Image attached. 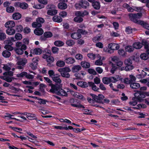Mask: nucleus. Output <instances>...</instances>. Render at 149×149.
<instances>
[{"label": "nucleus", "instance_id": "5fc2aeb1", "mask_svg": "<svg viewBox=\"0 0 149 149\" xmlns=\"http://www.w3.org/2000/svg\"><path fill=\"white\" fill-rule=\"evenodd\" d=\"M56 8V6L52 4H49L46 7V9L48 10L55 9Z\"/></svg>", "mask_w": 149, "mask_h": 149}, {"label": "nucleus", "instance_id": "a878e982", "mask_svg": "<svg viewBox=\"0 0 149 149\" xmlns=\"http://www.w3.org/2000/svg\"><path fill=\"white\" fill-rule=\"evenodd\" d=\"M81 69V66L79 65L74 66L72 68V71L73 72H76L80 70Z\"/></svg>", "mask_w": 149, "mask_h": 149}, {"label": "nucleus", "instance_id": "9d476101", "mask_svg": "<svg viewBox=\"0 0 149 149\" xmlns=\"http://www.w3.org/2000/svg\"><path fill=\"white\" fill-rule=\"evenodd\" d=\"M13 75H2L0 76L1 79L6 81L8 82H10L14 79V78L12 77Z\"/></svg>", "mask_w": 149, "mask_h": 149}, {"label": "nucleus", "instance_id": "37998d69", "mask_svg": "<svg viewBox=\"0 0 149 149\" xmlns=\"http://www.w3.org/2000/svg\"><path fill=\"white\" fill-rule=\"evenodd\" d=\"M134 48L133 46H127L125 47V49L126 51L129 52H133L134 50Z\"/></svg>", "mask_w": 149, "mask_h": 149}, {"label": "nucleus", "instance_id": "2eb2a0df", "mask_svg": "<svg viewBox=\"0 0 149 149\" xmlns=\"http://www.w3.org/2000/svg\"><path fill=\"white\" fill-rule=\"evenodd\" d=\"M88 57L91 60H95L96 58L100 57V54H95L93 53H88L87 54Z\"/></svg>", "mask_w": 149, "mask_h": 149}, {"label": "nucleus", "instance_id": "412c9836", "mask_svg": "<svg viewBox=\"0 0 149 149\" xmlns=\"http://www.w3.org/2000/svg\"><path fill=\"white\" fill-rule=\"evenodd\" d=\"M65 61L66 63L68 64H72L75 62L74 59L72 57H67L65 58Z\"/></svg>", "mask_w": 149, "mask_h": 149}, {"label": "nucleus", "instance_id": "a211bd4d", "mask_svg": "<svg viewBox=\"0 0 149 149\" xmlns=\"http://www.w3.org/2000/svg\"><path fill=\"white\" fill-rule=\"evenodd\" d=\"M6 30V33L9 35L12 36L14 35L15 33V30L13 28H8Z\"/></svg>", "mask_w": 149, "mask_h": 149}, {"label": "nucleus", "instance_id": "ddd939ff", "mask_svg": "<svg viewBox=\"0 0 149 149\" xmlns=\"http://www.w3.org/2000/svg\"><path fill=\"white\" fill-rule=\"evenodd\" d=\"M71 71L70 69L68 67H65L58 70V72H60L61 74H63L70 72Z\"/></svg>", "mask_w": 149, "mask_h": 149}, {"label": "nucleus", "instance_id": "c9c22d12", "mask_svg": "<svg viewBox=\"0 0 149 149\" xmlns=\"http://www.w3.org/2000/svg\"><path fill=\"white\" fill-rule=\"evenodd\" d=\"M146 107V105L143 104H139L137 105L136 106L133 107V109H140L144 108Z\"/></svg>", "mask_w": 149, "mask_h": 149}, {"label": "nucleus", "instance_id": "473e14b6", "mask_svg": "<svg viewBox=\"0 0 149 149\" xmlns=\"http://www.w3.org/2000/svg\"><path fill=\"white\" fill-rule=\"evenodd\" d=\"M140 86V84L137 83H132L130 84V87L132 89H137L139 88Z\"/></svg>", "mask_w": 149, "mask_h": 149}, {"label": "nucleus", "instance_id": "4468645a", "mask_svg": "<svg viewBox=\"0 0 149 149\" xmlns=\"http://www.w3.org/2000/svg\"><path fill=\"white\" fill-rule=\"evenodd\" d=\"M42 50L38 48L32 49L30 50V53L36 55H40L42 53Z\"/></svg>", "mask_w": 149, "mask_h": 149}, {"label": "nucleus", "instance_id": "e433bc0d", "mask_svg": "<svg viewBox=\"0 0 149 149\" xmlns=\"http://www.w3.org/2000/svg\"><path fill=\"white\" fill-rule=\"evenodd\" d=\"M54 45L56 46L60 47L63 46L64 45V43L61 40H57L54 42Z\"/></svg>", "mask_w": 149, "mask_h": 149}, {"label": "nucleus", "instance_id": "cd10ccee", "mask_svg": "<svg viewBox=\"0 0 149 149\" xmlns=\"http://www.w3.org/2000/svg\"><path fill=\"white\" fill-rule=\"evenodd\" d=\"M34 33L37 35L40 36L43 33V31L41 28H37L34 31Z\"/></svg>", "mask_w": 149, "mask_h": 149}, {"label": "nucleus", "instance_id": "dca6fc26", "mask_svg": "<svg viewBox=\"0 0 149 149\" xmlns=\"http://www.w3.org/2000/svg\"><path fill=\"white\" fill-rule=\"evenodd\" d=\"M15 25V22L13 21H10L6 23L5 26L6 28H13Z\"/></svg>", "mask_w": 149, "mask_h": 149}, {"label": "nucleus", "instance_id": "f257e3e1", "mask_svg": "<svg viewBox=\"0 0 149 149\" xmlns=\"http://www.w3.org/2000/svg\"><path fill=\"white\" fill-rule=\"evenodd\" d=\"M51 88L50 91L51 92L53 93H56L57 95L66 96L67 95V92L63 89L61 88L60 86L57 85H54L51 84Z\"/></svg>", "mask_w": 149, "mask_h": 149}, {"label": "nucleus", "instance_id": "7ed1b4c3", "mask_svg": "<svg viewBox=\"0 0 149 149\" xmlns=\"http://www.w3.org/2000/svg\"><path fill=\"white\" fill-rule=\"evenodd\" d=\"M129 16L130 19L134 22L139 24H143V21L138 20L137 19L141 18L142 16V14L141 13H138L137 14H130Z\"/></svg>", "mask_w": 149, "mask_h": 149}, {"label": "nucleus", "instance_id": "58836bf2", "mask_svg": "<svg viewBox=\"0 0 149 149\" xmlns=\"http://www.w3.org/2000/svg\"><path fill=\"white\" fill-rule=\"evenodd\" d=\"M88 84L89 86H91L92 88V89L95 91H97L99 89L98 88H97L96 86L94 84V83L92 82H88Z\"/></svg>", "mask_w": 149, "mask_h": 149}, {"label": "nucleus", "instance_id": "69168bd1", "mask_svg": "<svg viewBox=\"0 0 149 149\" xmlns=\"http://www.w3.org/2000/svg\"><path fill=\"white\" fill-rule=\"evenodd\" d=\"M111 60L112 61L116 63L119 60L118 57L116 56H114L111 57Z\"/></svg>", "mask_w": 149, "mask_h": 149}, {"label": "nucleus", "instance_id": "79ce46f5", "mask_svg": "<svg viewBox=\"0 0 149 149\" xmlns=\"http://www.w3.org/2000/svg\"><path fill=\"white\" fill-rule=\"evenodd\" d=\"M15 38L16 40H20L22 39V36L20 33H16L15 36Z\"/></svg>", "mask_w": 149, "mask_h": 149}, {"label": "nucleus", "instance_id": "13d9d810", "mask_svg": "<svg viewBox=\"0 0 149 149\" xmlns=\"http://www.w3.org/2000/svg\"><path fill=\"white\" fill-rule=\"evenodd\" d=\"M44 35L45 37L47 38H50L52 36V33L48 31L44 33Z\"/></svg>", "mask_w": 149, "mask_h": 149}, {"label": "nucleus", "instance_id": "a19ab883", "mask_svg": "<svg viewBox=\"0 0 149 149\" xmlns=\"http://www.w3.org/2000/svg\"><path fill=\"white\" fill-rule=\"evenodd\" d=\"M6 115L3 118H5L6 117H8L10 118V119H14L15 120H16L17 121H20V120L18 119H17L16 118H12V116H14L13 115H11L9 113H7L6 114Z\"/></svg>", "mask_w": 149, "mask_h": 149}, {"label": "nucleus", "instance_id": "c03bdc74", "mask_svg": "<svg viewBox=\"0 0 149 149\" xmlns=\"http://www.w3.org/2000/svg\"><path fill=\"white\" fill-rule=\"evenodd\" d=\"M52 127H54V129L57 130H67L68 129V128H67V126L63 127L62 126H60L53 125Z\"/></svg>", "mask_w": 149, "mask_h": 149}, {"label": "nucleus", "instance_id": "4d7b16f0", "mask_svg": "<svg viewBox=\"0 0 149 149\" xmlns=\"http://www.w3.org/2000/svg\"><path fill=\"white\" fill-rule=\"evenodd\" d=\"M141 58L144 60H146L148 59L149 57L148 55L145 53H142L141 54L140 56Z\"/></svg>", "mask_w": 149, "mask_h": 149}, {"label": "nucleus", "instance_id": "09e8293b", "mask_svg": "<svg viewBox=\"0 0 149 149\" xmlns=\"http://www.w3.org/2000/svg\"><path fill=\"white\" fill-rule=\"evenodd\" d=\"M6 38L5 33L1 31H0V40H3Z\"/></svg>", "mask_w": 149, "mask_h": 149}, {"label": "nucleus", "instance_id": "c85d7f7f", "mask_svg": "<svg viewBox=\"0 0 149 149\" xmlns=\"http://www.w3.org/2000/svg\"><path fill=\"white\" fill-rule=\"evenodd\" d=\"M143 45L142 42V43L139 42H136L134 43L133 46L134 48L138 49L141 48L142 47Z\"/></svg>", "mask_w": 149, "mask_h": 149}, {"label": "nucleus", "instance_id": "72a5a7b5", "mask_svg": "<svg viewBox=\"0 0 149 149\" xmlns=\"http://www.w3.org/2000/svg\"><path fill=\"white\" fill-rule=\"evenodd\" d=\"M56 65L59 67H62L65 65V62L62 60H58L56 63Z\"/></svg>", "mask_w": 149, "mask_h": 149}, {"label": "nucleus", "instance_id": "20e7f679", "mask_svg": "<svg viewBox=\"0 0 149 149\" xmlns=\"http://www.w3.org/2000/svg\"><path fill=\"white\" fill-rule=\"evenodd\" d=\"M119 80L122 81V79L118 75H115V76L111 77H104L102 79L103 83L106 84H108L111 82L115 83Z\"/></svg>", "mask_w": 149, "mask_h": 149}, {"label": "nucleus", "instance_id": "bf43d9fd", "mask_svg": "<svg viewBox=\"0 0 149 149\" xmlns=\"http://www.w3.org/2000/svg\"><path fill=\"white\" fill-rule=\"evenodd\" d=\"M6 10L7 12L9 13L13 12L14 10V8L12 6H8L7 7Z\"/></svg>", "mask_w": 149, "mask_h": 149}, {"label": "nucleus", "instance_id": "aec40b11", "mask_svg": "<svg viewBox=\"0 0 149 149\" xmlns=\"http://www.w3.org/2000/svg\"><path fill=\"white\" fill-rule=\"evenodd\" d=\"M27 60L25 58H22L19 59L17 62L18 65L23 66L27 62Z\"/></svg>", "mask_w": 149, "mask_h": 149}, {"label": "nucleus", "instance_id": "864d4df0", "mask_svg": "<svg viewBox=\"0 0 149 149\" xmlns=\"http://www.w3.org/2000/svg\"><path fill=\"white\" fill-rule=\"evenodd\" d=\"M133 29L130 26L126 27L125 29V31L128 34H130L132 33Z\"/></svg>", "mask_w": 149, "mask_h": 149}, {"label": "nucleus", "instance_id": "9b49d317", "mask_svg": "<svg viewBox=\"0 0 149 149\" xmlns=\"http://www.w3.org/2000/svg\"><path fill=\"white\" fill-rule=\"evenodd\" d=\"M99 59L96 60L95 62V65L97 66H101L103 64L102 61L105 60L106 57L104 56H101L100 55V57H97Z\"/></svg>", "mask_w": 149, "mask_h": 149}, {"label": "nucleus", "instance_id": "3c124183", "mask_svg": "<svg viewBox=\"0 0 149 149\" xmlns=\"http://www.w3.org/2000/svg\"><path fill=\"white\" fill-rule=\"evenodd\" d=\"M16 30L17 32H21L23 30V27L21 25H17L16 26Z\"/></svg>", "mask_w": 149, "mask_h": 149}, {"label": "nucleus", "instance_id": "8fccbe9b", "mask_svg": "<svg viewBox=\"0 0 149 149\" xmlns=\"http://www.w3.org/2000/svg\"><path fill=\"white\" fill-rule=\"evenodd\" d=\"M54 61V58L52 56H48L47 60L48 64H50Z\"/></svg>", "mask_w": 149, "mask_h": 149}, {"label": "nucleus", "instance_id": "393cba45", "mask_svg": "<svg viewBox=\"0 0 149 149\" xmlns=\"http://www.w3.org/2000/svg\"><path fill=\"white\" fill-rule=\"evenodd\" d=\"M52 78L53 80L56 82L60 84L61 82V80L59 77H56V75H49Z\"/></svg>", "mask_w": 149, "mask_h": 149}, {"label": "nucleus", "instance_id": "4be33fe9", "mask_svg": "<svg viewBox=\"0 0 149 149\" xmlns=\"http://www.w3.org/2000/svg\"><path fill=\"white\" fill-rule=\"evenodd\" d=\"M92 6L93 8L96 10L99 9L100 7V3L98 1H94L92 3Z\"/></svg>", "mask_w": 149, "mask_h": 149}, {"label": "nucleus", "instance_id": "4c0bfd02", "mask_svg": "<svg viewBox=\"0 0 149 149\" xmlns=\"http://www.w3.org/2000/svg\"><path fill=\"white\" fill-rule=\"evenodd\" d=\"M53 20L57 22H60L62 21V18L59 16H55L53 17Z\"/></svg>", "mask_w": 149, "mask_h": 149}, {"label": "nucleus", "instance_id": "0e129e2a", "mask_svg": "<svg viewBox=\"0 0 149 149\" xmlns=\"http://www.w3.org/2000/svg\"><path fill=\"white\" fill-rule=\"evenodd\" d=\"M118 54L120 55L123 56L125 55L126 53L123 49H120L118 51Z\"/></svg>", "mask_w": 149, "mask_h": 149}, {"label": "nucleus", "instance_id": "774afa93", "mask_svg": "<svg viewBox=\"0 0 149 149\" xmlns=\"http://www.w3.org/2000/svg\"><path fill=\"white\" fill-rule=\"evenodd\" d=\"M88 72L90 74H96V71L95 70L92 68H90L88 70Z\"/></svg>", "mask_w": 149, "mask_h": 149}, {"label": "nucleus", "instance_id": "5701e85b", "mask_svg": "<svg viewBox=\"0 0 149 149\" xmlns=\"http://www.w3.org/2000/svg\"><path fill=\"white\" fill-rule=\"evenodd\" d=\"M142 43L144 46V48L146 49V52L147 54L149 55V43L146 40H143Z\"/></svg>", "mask_w": 149, "mask_h": 149}, {"label": "nucleus", "instance_id": "6e6552de", "mask_svg": "<svg viewBox=\"0 0 149 149\" xmlns=\"http://www.w3.org/2000/svg\"><path fill=\"white\" fill-rule=\"evenodd\" d=\"M134 95L136 99L140 102H141L143 99L145 97V92H143L138 91L135 93Z\"/></svg>", "mask_w": 149, "mask_h": 149}, {"label": "nucleus", "instance_id": "a18cd8bd", "mask_svg": "<svg viewBox=\"0 0 149 149\" xmlns=\"http://www.w3.org/2000/svg\"><path fill=\"white\" fill-rule=\"evenodd\" d=\"M32 25L33 28L40 27L42 26L41 24L36 21L33 22L32 23Z\"/></svg>", "mask_w": 149, "mask_h": 149}, {"label": "nucleus", "instance_id": "338daca9", "mask_svg": "<svg viewBox=\"0 0 149 149\" xmlns=\"http://www.w3.org/2000/svg\"><path fill=\"white\" fill-rule=\"evenodd\" d=\"M36 21L40 23L41 24H42L45 22L44 19L42 17H39L36 19Z\"/></svg>", "mask_w": 149, "mask_h": 149}, {"label": "nucleus", "instance_id": "603ef678", "mask_svg": "<svg viewBox=\"0 0 149 149\" xmlns=\"http://www.w3.org/2000/svg\"><path fill=\"white\" fill-rule=\"evenodd\" d=\"M102 38V37L101 35H98L93 38V40L94 42H96L97 41L100 40Z\"/></svg>", "mask_w": 149, "mask_h": 149}, {"label": "nucleus", "instance_id": "052dcab7", "mask_svg": "<svg viewBox=\"0 0 149 149\" xmlns=\"http://www.w3.org/2000/svg\"><path fill=\"white\" fill-rule=\"evenodd\" d=\"M52 51L54 54H57L58 53L59 48L56 47H52Z\"/></svg>", "mask_w": 149, "mask_h": 149}, {"label": "nucleus", "instance_id": "39448f33", "mask_svg": "<svg viewBox=\"0 0 149 149\" xmlns=\"http://www.w3.org/2000/svg\"><path fill=\"white\" fill-rule=\"evenodd\" d=\"M89 5V3L86 0H81L79 1L78 3L75 4V7L76 9L79 10L81 8H86Z\"/></svg>", "mask_w": 149, "mask_h": 149}, {"label": "nucleus", "instance_id": "f8f14e48", "mask_svg": "<svg viewBox=\"0 0 149 149\" xmlns=\"http://www.w3.org/2000/svg\"><path fill=\"white\" fill-rule=\"evenodd\" d=\"M15 6L17 7H19L23 9H26L29 6L25 2L20 3L17 2L15 4Z\"/></svg>", "mask_w": 149, "mask_h": 149}, {"label": "nucleus", "instance_id": "1a4fd4ad", "mask_svg": "<svg viewBox=\"0 0 149 149\" xmlns=\"http://www.w3.org/2000/svg\"><path fill=\"white\" fill-rule=\"evenodd\" d=\"M26 49V45L22 44L20 48H15L14 50L16 53L18 55H22L24 53V50Z\"/></svg>", "mask_w": 149, "mask_h": 149}, {"label": "nucleus", "instance_id": "6e6d98bb", "mask_svg": "<svg viewBox=\"0 0 149 149\" xmlns=\"http://www.w3.org/2000/svg\"><path fill=\"white\" fill-rule=\"evenodd\" d=\"M136 98H133L132 101L129 102V104L130 106H135L137 104V102L135 100Z\"/></svg>", "mask_w": 149, "mask_h": 149}, {"label": "nucleus", "instance_id": "de8ad7c7", "mask_svg": "<svg viewBox=\"0 0 149 149\" xmlns=\"http://www.w3.org/2000/svg\"><path fill=\"white\" fill-rule=\"evenodd\" d=\"M74 41L71 40H67L66 42V44L68 46H71L74 44Z\"/></svg>", "mask_w": 149, "mask_h": 149}, {"label": "nucleus", "instance_id": "b1692460", "mask_svg": "<svg viewBox=\"0 0 149 149\" xmlns=\"http://www.w3.org/2000/svg\"><path fill=\"white\" fill-rule=\"evenodd\" d=\"M57 12L58 11L57 10L53 9L48 10L47 13L48 15L53 16L56 14Z\"/></svg>", "mask_w": 149, "mask_h": 149}, {"label": "nucleus", "instance_id": "c756f323", "mask_svg": "<svg viewBox=\"0 0 149 149\" xmlns=\"http://www.w3.org/2000/svg\"><path fill=\"white\" fill-rule=\"evenodd\" d=\"M21 17V14L19 13H14L12 15L13 18L15 20H18Z\"/></svg>", "mask_w": 149, "mask_h": 149}, {"label": "nucleus", "instance_id": "2f4dec72", "mask_svg": "<svg viewBox=\"0 0 149 149\" xmlns=\"http://www.w3.org/2000/svg\"><path fill=\"white\" fill-rule=\"evenodd\" d=\"M71 37L75 39H77L80 38L81 36V34L78 33H74L71 35Z\"/></svg>", "mask_w": 149, "mask_h": 149}, {"label": "nucleus", "instance_id": "680f3d73", "mask_svg": "<svg viewBox=\"0 0 149 149\" xmlns=\"http://www.w3.org/2000/svg\"><path fill=\"white\" fill-rule=\"evenodd\" d=\"M134 68V66L132 65H126L125 67V70L126 71H129L130 70H132Z\"/></svg>", "mask_w": 149, "mask_h": 149}, {"label": "nucleus", "instance_id": "f704fd0d", "mask_svg": "<svg viewBox=\"0 0 149 149\" xmlns=\"http://www.w3.org/2000/svg\"><path fill=\"white\" fill-rule=\"evenodd\" d=\"M2 56L5 58H8L11 55V53L8 50H5L2 53Z\"/></svg>", "mask_w": 149, "mask_h": 149}, {"label": "nucleus", "instance_id": "0eeeda50", "mask_svg": "<svg viewBox=\"0 0 149 149\" xmlns=\"http://www.w3.org/2000/svg\"><path fill=\"white\" fill-rule=\"evenodd\" d=\"M91 95L92 96L94 100L96 102L100 103H103L102 100L104 98V96L102 94H99L97 96L93 94H91Z\"/></svg>", "mask_w": 149, "mask_h": 149}, {"label": "nucleus", "instance_id": "49530a36", "mask_svg": "<svg viewBox=\"0 0 149 149\" xmlns=\"http://www.w3.org/2000/svg\"><path fill=\"white\" fill-rule=\"evenodd\" d=\"M74 20L75 22L80 23L83 21V19L81 17L77 16L74 18Z\"/></svg>", "mask_w": 149, "mask_h": 149}, {"label": "nucleus", "instance_id": "f3484780", "mask_svg": "<svg viewBox=\"0 0 149 149\" xmlns=\"http://www.w3.org/2000/svg\"><path fill=\"white\" fill-rule=\"evenodd\" d=\"M70 92L71 94L76 98L80 100L84 99V97L81 94L78 93H75L73 91H71Z\"/></svg>", "mask_w": 149, "mask_h": 149}, {"label": "nucleus", "instance_id": "7c9ffc66", "mask_svg": "<svg viewBox=\"0 0 149 149\" xmlns=\"http://www.w3.org/2000/svg\"><path fill=\"white\" fill-rule=\"evenodd\" d=\"M81 65L82 67L84 68H88L90 66L89 63L86 61H83L81 62Z\"/></svg>", "mask_w": 149, "mask_h": 149}, {"label": "nucleus", "instance_id": "6ab92c4d", "mask_svg": "<svg viewBox=\"0 0 149 149\" xmlns=\"http://www.w3.org/2000/svg\"><path fill=\"white\" fill-rule=\"evenodd\" d=\"M67 4L64 2L60 3L58 5V8L61 10L65 9L67 8Z\"/></svg>", "mask_w": 149, "mask_h": 149}, {"label": "nucleus", "instance_id": "f03ea898", "mask_svg": "<svg viewBox=\"0 0 149 149\" xmlns=\"http://www.w3.org/2000/svg\"><path fill=\"white\" fill-rule=\"evenodd\" d=\"M120 47L119 45L116 43H111L108 45V48L105 47L103 49L104 51L109 54L113 53L114 51L118 49Z\"/></svg>", "mask_w": 149, "mask_h": 149}, {"label": "nucleus", "instance_id": "ea45409f", "mask_svg": "<svg viewBox=\"0 0 149 149\" xmlns=\"http://www.w3.org/2000/svg\"><path fill=\"white\" fill-rule=\"evenodd\" d=\"M118 76L119 77H120L122 79V80L121 81V80H119L121 82H123L124 83H125V84H130L131 83L130 81V79H129L127 78H125V79H123L121 76H119V75H118Z\"/></svg>", "mask_w": 149, "mask_h": 149}, {"label": "nucleus", "instance_id": "e2e57ef3", "mask_svg": "<svg viewBox=\"0 0 149 149\" xmlns=\"http://www.w3.org/2000/svg\"><path fill=\"white\" fill-rule=\"evenodd\" d=\"M109 64L111 65L112 67L111 70V72L112 74H114V72L116 71V68L115 67H113V64L111 62H109Z\"/></svg>", "mask_w": 149, "mask_h": 149}, {"label": "nucleus", "instance_id": "423d86ee", "mask_svg": "<svg viewBox=\"0 0 149 149\" xmlns=\"http://www.w3.org/2000/svg\"><path fill=\"white\" fill-rule=\"evenodd\" d=\"M71 105L74 107L78 108H84L85 107L82 105L80 103V102L77 100L72 99L70 100Z\"/></svg>", "mask_w": 149, "mask_h": 149}, {"label": "nucleus", "instance_id": "bb28decb", "mask_svg": "<svg viewBox=\"0 0 149 149\" xmlns=\"http://www.w3.org/2000/svg\"><path fill=\"white\" fill-rule=\"evenodd\" d=\"M11 65L10 63H8L6 64H3L2 68L3 70L6 71H9L11 68Z\"/></svg>", "mask_w": 149, "mask_h": 149}]
</instances>
